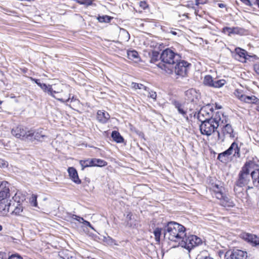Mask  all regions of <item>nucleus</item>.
<instances>
[{
  "label": "nucleus",
  "mask_w": 259,
  "mask_h": 259,
  "mask_svg": "<svg viewBox=\"0 0 259 259\" xmlns=\"http://www.w3.org/2000/svg\"><path fill=\"white\" fill-rule=\"evenodd\" d=\"M209 187L212 195L220 200L221 205L228 207H232L235 205L233 201L226 194L223 183L217 180L211 179L209 181Z\"/></svg>",
  "instance_id": "1"
},
{
  "label": "nucleus",
  "mask_w": 259,
  "mask_h": 259,
  "mask_svg": "<svg viewBox=\"0 0 259 259\" xmlns=\"http://www.w3.org/2000/svg\"><path fill=\"white\" fill-rule=\"evenodd\" d=\"M254 165V161L249 160L246 161L242 167L235 183L234 190L236 193L237 190V187L242 188L247 186L248 189L253 188L252 186H250L249 184H251V172Z\"/></svg>",
  "instance_id": "2"
},
{
  "label": "nucleus",
  "mask_w": 259,
  "mask_h": 259,
  "mask_svg": "<svg viewBox=\"0 0 259 259\" xmlns=\"http://www.w3.org/2000/svg\"><path fill=\"white\" fill-rule=\"evenodd\" d=\"M186 228L182 225L169 222L164 228V237L170 241L179 243L180 239L185 236Z\"/></svg>",
  "instance_id": "3"
},
{
  "label": "nucleus",
  "mask_w": 259,
  "mask_h": 259,
  "mask_svg": "<svg viewBox=\"0 0 259 259\" xmlns=\"http://www.w3.org/2000/svg\"><path fill=\"white\" fill-rule=\"evenodd\" d=\"M181 57L169 49H166L162 51L160 55L162 62L157 65L161 69L164 70L167 73H171L173 71L174 65L180 60Z\"/></svg>",
  "instance_id": "4"
},
{
  "label": "nucleus",
  "mask_w": 259,
  "mask_h": 259,
  "mask_svg": "<svg viewBox=\"0 0 259 259\" xmlns=\"http://www.w3.org/2000/svg\"><path fill=\"white\" fill-rule=\"evenodd\" d=\"M223 116V114L221 112L217 111L214 117L201 121V124L199 126L201 133L207 136H210L220 125L221 116Z\"/></svg>",
  "instance_id": "5"
},
{
  "label": "nucleus",
  "mask_w": 259,
  "mask_h": 259,
  "mask_svg": "<svg viewBox=\"0 0 259 259\" xmlns=\"http://www.w3.org/2000/svg\"><path fill=\"white\" fill-rule=\"evenodd\" d=\"M38 86L45 92H47L49 95H51L54 98L56 99L57 100L62 102H64L65 101H67L69 100V98L66 99V98L67 97L68 95V92L69 91V86L67 85L66 84H61V90L63 92H64L65 93L67 94L66 96H61L60 95L59 97L55 96L54 95V93H60L59 91H53V89L52 88V86L51 85H47L45 83H40L38 84Z\"/></svg>",
  "instance_id": "6"
},
{
  "label": "nucleus",
  "mask_w": 259,
  "mask_h": 259,
  "mask_svg": "<svg viewBox=\"0 0 259 259\" xmlns=\"http://www.w3.org/2000/svg\"><path fill=\"white\" fill-rule=\"evenodd\" d=\"M11 133L16 138L22 140H28L29 137L32 134V130H28L27 128L21 125L13 128Z\"/></svg>",
  "instance_id": "7"
},
{
  "label": "nucleus",
  "mask_w": 259,
  "mask_h": 259,
  "mask_svg": "<svg viewBox=\"0 0 259 259\" xmlns=\"http://www.w3.org/2000/svg\"><path fill=\"white\" fill-rule=\"evenodd\" d=\"M213 112L212 107L210 105L208 104L201 108L198 114V119L200 121L211 119L215 115V114L213 115Z\"/></svg>",
  "instance_id": "8"
},
{
  "label": "nucleus",
  "mask_w": 259,
  "mask_h": 259,
  "mask_svg": "<svg viewBox=\"0 0 259 259\" xmlns=\"http://www.w3.org/2000/svg\"><path fill=\"white\" fill-rule=\"evenodd\" d=\"M221 133L218 132V140L221 142H223L225 141V137H228L230 138H234L235 137V134L234 130L230 124H226L224 125L222 128Z\"/></svg>",
  "instance_id": "9"
},
{
  "label": "nucleus",
  "mask_w": 259,
  "mask_h": 259,
  "mask_svg": "<svg viewBox=\"0 0 259 259\" xmlns=\"http://www.w3.org/2000/svg\"><path fill=\"white\" fill-rule=\"evenodd\" d=\"M176 65L175 66H174L176 74L183 77L186 76L190 64L184 60H180L176 63Z\"/></svg>",
  "instance_id": "10"
},
{
  "label": "nucleus",
  "mask_w": 259,
  "mask_h": 259,
  "mask_svg": "<svg viewBox=\"0 0 259 259\" xmlns=\"http://www.w3.org/2000/svg\"><path fill=\"white\" fill-rule=\"evenodd\" d=\"M225 257L227 259H246L247 253L241 250L234 249L228 251Z\"/></svg>",
  "instance_id": "11"
},
{
  "label": "nucleus",
  "mask_w": 259,
  "mask_h": 259,
  "mask_svg": "<svg viewBox=\"0 0 259 259\" xmlns=\"http://www.w3.org/2000/svg\"><path fill=\"white\" fill-rule=\"evenodd\" d=\"M9 196V184L7 181H3L0 184V200L6 199Z\"/></svg>",
  "instance_id": "12"
},
{
  "label": "nucleus",
  "mask_w": 259,
  "mask_h": 259,
  "mask_svg": "<svg viewBox=\"0 0 259 259\" xmlns=\"http://www.w3.org/2000/svg\"><path fill=\"white\" fill-rule=\"evenodd\" d=\"M185 96L187 100L197 103L200 95L195 89H191L185 92Z\"/></svg>",
  "instance_id": "13"
},
{
  "label": "nucleus",
  "mask_w": 259,
  "mask_h": 259,
  "mask_svg": "<svg viewBox=\"0 0 259 259\" xmlns=\"http://www.w3.org/2000/svg\"><path fill=\"white\" fill-rule=\"evenodd\" d=\"M125 224L126 227L130 228H137L138 226V221L131 212L126 215Z\"/></svg>",
  "instance_id": "14"
},
{
  "label": "nucleus",
  "mask_w": 259,
  "mask_h": 259,
  "mask_svg": "<svg viewBox=\"0 0 259 259\" xmlns=\"http://www.w3.org/2000/svg\"><path fill=\"white\" fill-rule=\"evenodd\" d=\"M222 32L227 34L229 36H231L232 34L242 35L244 33V29L238 27H225L223 28Z\"/></svg>",
  "instance_id": "15"
},
{
  "label": "nucleus",
  "mask_w": 259,
  "mask_h": 259,
  "mask_svg": "<svg viewBox=\"0 0 259 259\" xmlns=\"http://www.w3.org/2000/svg\"><path fill=\"white\" fill-rule=\"evenodd\" d=\"M229 156L233 154V156L236 158L240 157V148L238 147V144L236 142H233L230 147L225 151Z\"/></svg>",
  "instance_id": "16"
},
{
  "label": "nucleus",
  "mask_w": 259,
  "mask_h": 259,
  "mask_svg": "<svg viewBox=\"0 0 259 259\" xmlns=\"http://www.w3.org/2000/svg\"><path fill=\"white\" fill-rule=\"evenodd\" d=\"M253 167L251 172L252 183L254 186L259 187V166L254 162V165Z\"/></svg>",
  "instance_id": "17"
},
{
  "label": "nucleus",
  "mask_w": 259,
  "mask_h": 259,
  "mask_svg": "<svg viewBox=\"0 0 259 259\" xmlns=\"http://www.w3.org/2000/svg\"><path fill=\"white\" fill-rule=\"evenodd\" d=\"M32 134L29 137L28 140L33 141L36 140L39 141H42L45 138L47 137L46 135L43 133L42 129H38L36 131L32 130Z\"/></svg>",
  "instance_id": "18"
},
{
  "label": "nucleus",
  "mask_w": 259,
  "mask_h": 259,
  "mask_svg": "<svg viewBox=\"0 0 259 259\" xmlns=\"http://www.w3.org/2000/svg\"><path fill=\"white\" fill-rule=\"evenodd\" d=\"M10 201L7 199L0 200V213L3 215H6L9 212L11 207Z\"/></svg>",
  "instance_id": "19"
},
{
  "label": "nucleus",
  "mask_w": 259,
  "mask_h": 259,
  "mask_svg": "<svg viewBox=\"0 0 259 259\" xmlns=\"http://www.w3.org/2000/svg\"><path fill=\"white\" fill-rule=\"evenodd\" d=\"M235 58L239 61L245 62L247 59V52L243 49L238 48L235 49Z\"/></svg>",
  "instance_id": "20"
},
{
  "label": "nucleus",
  "mask_w": 259,
  "mask_h": 259,
  "mask_svg": "<svg viewBox=\"0 0 259 259\" xmlns=\"http://www.w3.org/2000/svg\"><path fill=\"white\" fill-rule=\"evenodd\" d=\"M68 172L69 173L70 178L72 181L77 184L81 183V181L78 178L77 172L74 167H69L68 169Z\"/></svg>",
  "instance_id": "21"
},
{
  "label": "nucleus",
  "mask_w": 259,
  "mask_h": 259,
  "mask_svg": "<svg viewBox=\"0 0 259 259\" xmlns=\"http://www.w3.org/2000/svg\"><path fill=\"white\" fill-rule=\"evenodd\" d=\"M97 119L101 123H106L110 118L109 114L105 111L99 110L97 112Z\"/></svg>",
  "instance_id": "22"
},
{
  "label": "nucleus",
  "mask_w": 259,
  "mask_h": 259,
  "mask_svg": "<svg viewBox=\"0 0 259 259\" xmlns=\"http://www.w3.org/2000/svg\"><path fill=\"white\" fill-rule=\"evenodd\" d=\"M189 240V235H186V233H185V237H183V238L180 239L178 245L185 248L190 251V247L189 246V245L190 244V242Z\"/></svg>",
  "instance_id": "23"
},
{
  "label": "nucleus",
  "mask_w": 259,
  "mask_h": 259,
  "mask_svg": "<svg viewBox=\"0 0 259 259\" xmlns=\"http://www.w3.org/2000/svg\"><path fill=\"white\" fill-rule=\"evenodd\" d=\"M189 240L190 242V244L189 245L190 250L202 243V240L200 238L193 235H189Z\"/></svg>",
  "instance_id": "24"
},
{
  "label": "nucleus",
  "mask_w": 259,
  "mask_h": 259,
  "mask_svg": "<svg viewBox=\"0 0 259 259\" xmlns=\"http://www.w3.org/2000/svg\"><path fill=\"white\" fill-rule=\"evenodd\" d=\"M175 108L177 109L179 113L183 115L184 117H186L188 120V118L187 116V111L185 109L184 107L180 103L177 102H175Z\"/></svg>",
  "instance_id": "25"
},
{
  "label": "nucleus",
  "mask_w": 259,
  "mask_h": 259,
  "mask_svg": "<svg viewBox=\"0 0 259 259\" xmlns=\"http://www.w3.org/2000/svg\"><path fill=\"white\" fill-rule=\"evenodd\" d=\"M259 101L258 99L255 96H247L244 95V98L242 101L249 104H255Z\"/></svg>",
  "instance_id": "26"
},
{
  "label": "nucleus",
  "mask_w": 259,
  "mask_h": 259,
  "mask_svg": "<svg viewBox=\"0 0 259 259\" xmlns=\"http://www.w3.org/2000/svg\"><path fill=\"white\" fill-rule=\"evenodd\" d=\"M79 163L82 167V170H83L84 168L87 167L94 166V158L80 160Z\"/></svg>",
  "instance_id": "27"
},
{
  "label": "nucleus",
  "mask_w": 259,
  "mask_h": 259,
  "mask_svg": "<svg viewBox=\"0 0 259 259\" xmlns=\"http://www.w3.org/2000/svg\"><path fill=\"white\" fill-rule=\"evenodd\" d=\"M111 137L117 143H121L123 142V138L117 131H114L112 132Z\"/></svg>",
  "instance_id": "28"
},
{
  "label": "nucleus",
  "mask_w": 259,
  "mask_h": 259,
  "mask_svg": "<svg viewBox=\"0 0 259 259\" xmlns=\"http://www.w3.org/2000/svg\"><path fill=\"white\" fill-rule=\"evenodd\" d=\"M72 218L80 223H82L84 225L89 227L92 229L94 230L93 227L91 225L90 223L87 221L84 220L82 218L77 216L76 215H73Z\"/></svg>",
  "instance_id": "29"
},
{
  "label": "nucleus",
  "mask_w": 259,
  "mask_h": 259,
  "mask_svg": "<svg viewBox=\"0 0 259 259\" xmlns=\"http://www.w3.org/2000/svg\"><path fill=\"white\" fill-rule=\"evenodd\" d=\"M59 255L63 259H76L75 257L73 255L72 253L68 250H65V251L60 252Z\"/></svg>",
  "instance_id": "30"
},
{
  "label": "nucleus",
  "mask_w": 259,
  "mask_h": 259,
  "mask_svg": "<svg viewBox=\"0 0 259 259\" xmlns=\"http://www.w3.org/2000/svg\"><path fill=\"white\" fill-rule=\"evenodd\" d=\"M196 259H213L209 256L208 252L206 250L201 251L197 256Z\"/></svg>",
  "instance_id": "31"
},
{
  "label": "nucleus",
  "mask_w": 259,
  "mask_h": 259,
  "mask_svg": "<svg viewBox=\"0 0 259 259\" xmlns=\"http://www.w3.org/2000/svg\"><path fill=\"white\" fill-rule=\"evenodd\" d=\"M213 80H214L213 79L211 76L207 75H206L204 78L203 83L206 85L212 87Z\"/></svg>",
  "instance_id": "32"
},
{
  "label": "nucleus",
  "mask_w": 259,
  "mask_h": 259,
  "mask_svg": "<svg viewBox=\"0 0 259 259\" xmlns=\"http://www.w3.org/2000/svg\"><path fill=\"white\" fill-rule=\"evenodd\" d=\"M127 54L128 58L132 60L138 59L139 58L138 52L134 50L128 51Z\"/></svg>",
  "instance_id": "33"
},
{
  "label": "nucleus",
  "mask_w": 259,
  "mask_h": 259,
  "mask_svg": "<svg viewBox=\"0 0 259 259\" xmlns=\"http://www.w3.org/2000/svg\"><path fill=\"white\" fill-rule=\"evenodd\" d=\"M94 166H104L107 164L106 161L101 159L94 158Z\"/></svg>",
  "instance_id": "34"
},
{
  "label": "nucleus",
  "mask_w": 259,
  "mask_h": 259,
  "mask_svg": "<svg viewBox=\"0 0 259 259\" xmlns=\"http://www.w3.org/2000/svg\"><path fill=\"white\" fill-rule=\"evenodd\" d=\"M23 210V206L21 204H17V205L15 207L14 209L12 211V213L13 214L19 215H21Z\"/></svg>",
  "instance_id": "35"
},
{
  "label": "nucleus",
  "mask_w": 259,
  "mask_h": 259,
  "mask_svg": "<svg viewBox=\"0 0 259 259\" xmlns=\"http://www.w3.org/2000/svg\"><path fill=\"white\" fill-rule=\"evenodd\" d=\"M155 239L157 242L160 241V236L161 234V229L159 228H156L153 232Z\"/></svg>",
  "instance_id": "36"
},
{
  "label": "nucleus",
  "mask_w": 259,
  "mask_h": 259,
  "mask_svg": "<svg viewBox=\"0 0 259 259\" xmlns=\"http://www.w3.org/2000/svg\"><path fill=\"white\" fill-rule=\"evenodd\" d=\"M226 83V80L224 79H220L217 80H213L212 87L213 88H221Z\"/></svg>",
  "instance_id": "37"
},
{
  "label": "nucleus",
  "mask_w": 259,
  "mask_h": 259,
  "mask_svg": "<svg viewBox=\"0 0 259 259\" xmlns=\"http://www.w3.org/2000/svg\"><path fill=\"white\" fill-rule=\"evenodd\" d=\"M242 237L245 240L251 243V241H252V238L254 237L255 238V235L249 233H244L242 235Z\"/></svg>",
  "instance_id": "38"
},
{
  "label": "nucleus",
  "mask_w": 259,
  "mask_h": 259,
  "mask_svg": "<svg viewBox=\"0 0 259 259\" xmlns=\"http://www.w3.org/2000/svg\"><path fill=\"white\" fill-rule=\"evenodd\" d=\"M242 237L245 240L251 243V241H252V238L254 237L255 238V235L249 233H244L242 235Z\"/></svg>",
  "instance_id": "39"
},
{
  "label": "nucleus",
  "mask_w": 259,
  "mask_h": 259,
  "mask_svg": "<svg viewBox=\"0 0 259 259\" xmlns=\"http://www.w3.org/2000/svg\"><path fill=\"white\" fill-rule=\"evenodd\" d=\"M112 18L107 15H104L102 16H99L98 17V20L100 22L103 23H109L111 21Z\"/></svg>",
  "instance_id": "40"
},
{
  "label": "nucleus",
  "mask_w": 259,
  "mask_h": 259,
  "mask_svg": "<svg viewBox=\"0 0 259 259\" xmlns=\"http://www.w3.org/2000/svg\"><path fill=\"white\" fill-rule=\"evenodd\" d=\"M228 156L229 155L226 153V151H224L218 155V159L221 162H225L227 160V158L228 157Z\"/></svg>",
  "instance_id": "41"
},
{
  "label": "nucleus",
  "mask_w": 259,
  "mask_h": 259,
  "mask_svg": "<svg viewBox=\"0 0 259 259\" xmlns=\"http://www.w3.org/2000/svg\"><path fill=\"white\" fill-rule=\"evenodd\" d=\"M77 3L85 6H89L92 5L93 0H76Z\"/></svg>",
  "instance_id": "42"
},
{
  "label": "nucleus",
  "mask_w": 259,
  "mask_h": 259,
  "mask_svg": "<svg viewBox=\"0 0 259 259\" xmlns=\"http://www.w3.org/2000/svg\"><path fill=\"white\" fill-rule=\"evenodd\" d=\"M132 87L133 88L137 90V89H140V90H142V89H143L145 91L147 90V88L146 87H145V85L142 84H140V83H132Z\"/></svg>",
  "instance_id": "43"
},
{
  "label": "nucleus",
  "mask_w": 259,
  "mask_h": 259,
  "mask_svg": "<svg viewBox=\"0 0 259 259\" xmlns=\"http://www.w3.org/2000/svg\"><path fill=\"white\" fill-rule=\"evenodd\" d=\"M30 202L32 206L36 207L37 205V196L34 194H32L30 198Z\"/></svg>",
  "instance_id": "44"
},
{
  "label": "nucleus",
  "mask_w": 259,
  "mask_h": 259,
  "mask_svg": "<svg viewBox=\"0 0 259 259\" xmlns=\"http://www.w3.org/2000/svg\"><path fill=\"white\" fill-rule=\"evenodd\" d=\"M235 95H236V96L240 100H241V101H242L243 98H244V94H243L242 93V92H241L240 91H239V90H236L235 91Z\"/></svg>",
  "instance_id": "45"
},
{
  "label": "nucleus",
  "mask_w": 259,
  "mask_h": 259,
  "mask_svg": "<svg viewBox=\"0 0 259 259\" xmlns=\"http://www.w3.org/2000/svg\"><path fill=\"white\" fill-rule=\"evenodd\" d=\"M245 5L248 6H252L253 5L256 4V0H241Z\"/></svg>",
  "instance_id": "46"
},
{
  "label": "nucleus",
  "mask_w": 259,
  "mask_h": 259,
  "mask_svg": "<svg viewBox=\"0 0 259 259\" xmlns=\"http://www.w3.org/2000/svg\"><path fill=\"white\" fill-rule=\"evenodd\" d=\"M54 91H59L60 92L59 93H54V95L55 96L59 97L60 95L62 96L67 95L66 93H65L64 92H63L61 90V85L59 86V88L58 89L55 90Z\"/></svg>",
  "instance_id": "47"
},
{
  "label": "nucleus",
  "mask_w": 259,
  "mask_h": 259,
  "mask_svg": "<svg viewBox=\"0 0 259 259\" xmlns=\"http://www.w3.org/2000/svg\"><path fill=\"white\" fill-rule=\"evenodd\" d=\"M148 96L149 97L153 99V100H155L156 99L157 94L155 92L151 91L149 92V95H148Z\"/></svg>",
  "instance_id": "48"
},
{
  "label": "nucleus",
  "mask_w": 259,
  "mask_h": 259,
  "mask_svg": "<svg viewBox=\"0 0 259 259\" xmlns=\"http://www.w3.org/2000/svg\"><path fill=\"white\" fill-rule=\"evenodd\" d=\"M8 163L5 160L0 159V167L4 168L7 167Z\"/></svg>",
  "instance_id": "49"
},
{
  "label": "nucleus",
  "mask_w": 259,
  "mask_h": 259,
  "mask_svg": "<svg viewBox=\"0 0 259 259\" xmlns=\"http://www.w3.org/2000/svg\"><path fill=\"white\" fill-rule=\"evenodd\" d=\"M251 243L255 245H259V237L255 235V238H252V241Z\"/></svg>",
  "instance_id": "50"
},
{
  "label": "nucleus",
  "mask_w": 259,
  "mask_h": 259,
  "mask_svg": "<svg viewBox=\"0 0 259 259\" xmlns=\"http://www.w3.org/2000/svg\"><path fill=\"white\" fill-rule=\"evenodd\" d=\"M70 91H71V89H70V88L69 87V91L68 92V95L67 97L66 98V99H67L68 98H69V100L67 101L64 102V103L68 102L69 101V100H71V102L75 101L76 100V98L74 96H72L71 98L70 97Z\"/></svg>",
  "instance_id": "51"
},
{
  "label": "nucleus",
  "mask_w": 259,
  "mask_h": 259,
  "mask_svg": "<svg viewBox=\"0 0 259 259\" xmlns=\"http://www.w3.org/2000/svg\"><path fill=\"white\" fill-rule=\"evenodd\" d=\"M8 259H22V258L18 254H12L9 257L8 256Z\"/></svg>",
  "instance_id": "52"
},
{
  "label": "nucleus",
  "mask_w": 259,
  "mask_h": 259,
  "mask_svg": "<svg viewBox=\"0 0 259 259\" xmlns=\"http://www.w3.org/2000/svg\"><path fill=\"white\" fill-rule=\"evenodd\" d=\"M140 6L141 8H142L143 9H145L147 7L148 5L146 2L145 1H142L140 2Z\"/></svg>",
  "instance_id": "53"
},
{
  "label": "nucleus",
  "mask_w": 259,
  "mask_h": 259,
  "mask_svg": "<svg viewBox=\"0 0 259 259\" xmlns=\"http://www.w3.org/2000/svg\"><path fill=\"white\" fill-rule=\"evenodd\" d=\"M208 0H195L196 5L198 6L200 4H204L207 3Z\"/></svg>",
  "instance_id": "54"
},
{
  "label": "nucleus",
  "mask_w": 259,
  "mask_h": 259,
  "mask_svg": "<svg viewBox=\"0 0 259 259\" xmlns=\"http://www.w3.org/2000/svg\"><path fill=\"white\" fill-rule=\"evenodd\" d=\"M0 259H8L7 254L3 252H0Z\"/></svg>",
  "instance_id": "55"
},
{
  "label": "nucleus",
  "mask_w": 259,
  "mask_h": 259,
  "mask_svg": "<svg viewBox=\"0 0 259 259\" xmlns=\"http://www.w3.org/2000/svg\"><path fill=\"white\" fill-rule=\"evenodd\" d=\"M254 70L256 73L259 75V65H255L254 66Z\"/></svg>",
  "instance_id": "56"
},
{
  "label": "nucleus",
  "mask_w": 259,
  "mask_h": 259,
  "mask_svg": "<svg viewBox=\"0 0 259 259\" xmlns=\"http://www.w3.org/2000/svg\"><path fill=\"white\" fill-rule=\"evenodd\" d=\"M32 80L34 81L38 85V84H39L40 83L39 82V80L37 79H32Z\"/></svg>",
  "instance_id": "57"
},
{
  "label": "nucleus",
  "mask_w": 259,
  "mask_h": 259,
  "mask_svg": "<svg viewBox=\"0 0 259 259\" xmlns=\"http://www.w3.org/2000/svg\"><path fill=\"white\" fill-rule=\"evenodd\" d=\"M170 33L174 35H176L177 34V32L175 30H171Z\"/></svg>",
  "instance_id": "58"
},
{
  "label": "nucleus",
  "mask_w": 259,
  "mask_h": 259,
  "mask_svg": "<svg viewBox=\"0 0 259 259\" xmlns=\"http://www.w3.org/2000/svg\"><path fill=\"white\" fill-rule=\"evenodd\" d=\"M108 240L111 242V243H113V242L115 241L114 240H113L112 238H111V237H108Z\"/></svg>",
  "instance_id": "59"
},
{
  "label": "nucleus",
  "mask_w": 259,
  "mask_h": 259,
  "mask_svg": "<svg viewBox=\"0 0 259 259\" xmlns=\"http://www.w3.org/2000/svg\"><path fill=\"white\" fill-rule=\"evenodd\" d=\"M155 60H156V59L155 58V56H154L152 58V59H151V61H152V62H153V61H154Z\"/></svg>",
  "instance_id": "60"
},
{
  "label": "nucleus",
  "mask_w": 259,
  "mask_h": 259,
  "mask_svg": "<svg viewBox=\"0 0 259 259\" xmlns=\"http://www.w3.org/2000/svg\"><path fill=\"white\" fill-rule=\"evenodd\" d=\"M219 7H221V8H223L224 7V4H219Z\"/></svg>",
  "instance_id": "61"
},
{
  "label": "nucleus",
  "mask_w": 259,
  "mask_h": 259,
  "mask_svg": "<svg viewBox=\"0 0 259 259\" xmlns=\"http://www.w3.org/2000/svg\"><path fill=\"white\" fill-rule=\"evenodd\" d=\"M256 4L258 5V6L259 7V0H256Z\"/></svg>",
  "instance_id": "62"
},
{
  "label": "nucleus",
  "mask_w": 259,
  "mask_h": 259,
  "mask_svg": "<svg viewBox=\"0 0 259 259\" xmlns=\"http://www.w3.org/2000/svg\"><path fill=\"white\" fill-rule=\"evenodd\" d=\"M3 229V227L0 225V231Z\"/></svg>",
  "instance_id": "63"
},
{
  "label": "nucleus",
  "mask_w": 259,
  "mask_h": 259,
  "mask_svg": "<svg viewBox=\"0 0 259 259\" xmlns=\"http://www.w3.org/2000/svg\"><path fill=\"white\" fill-rule=\"evenodd\" d=\"M257 111H259V106H257Z\"/></svg>",
  "instance_id": "64"
}]
</instances>
